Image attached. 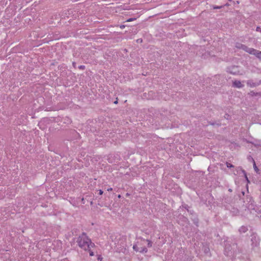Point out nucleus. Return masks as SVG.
Returning a JSON list of instances; mask_svg holds the SVG:
<instances>
[{"instance_id":"f257e3e1","label":"nucleus","mask_w":261,"mask_h":261,"mask_svg":"<svg viewBox=\"0 0 261 261\" xmlns=\"http://www.w3.org/2000/svg\"><path fill=\"white\" fill-rule=\"evenodd\" d=\"M77 242L79 247L85 250H89L91 247L94 246L85 233H83L78 238Z\"/></svg>"},{"instance_id":"ddd939ff","label":"nucleus","mask_w":261,"mask_h":261,"mask_svg":"<svg viewBox=\"0 0 261 261\" xmlns=\"http://www.w3.org/2000/svg\"><path fill=\"white\" fill-rule=\"evenodd\" d=\"M103 194V191L101 190H99V194L101 195Z\"/></svg>"},{"instance_id":"f8f14e48","label":"nucleus","mask_w":261,"mask_h":261,"mask_svg":"<svg viewBox=\"0 0 261 261\" xmlns=\"http://www.w3.org/2000/svg\"><path fill=\"white\" fill-rule=\"evenodd\" d=\"M79 68H80V69H82V70H83V69H84L85 68V67L84 66H82H82H80L79 67Z\"/></svg>"},{"instance_id":"1a4fd4ad","label":"nucleus","mask_w":261,"mask_h":261,"mask_svg":"<svg viewBox=\"0 0 261 261\" xmlns=\"http://www.w3.org/2000/svg\"><path fill=\"white\" fill-rule=\"evenodd\" d=\"M147 251V249L146 248H144L142 249V250L140 251L141 252H146Z\"/></svg>"},{"instance_id":"a211bd4d","label":"nucleus","mask_w":261,"mask_h":261,"mask_svg":"<svg viewBox=\"0 0 261 261\" xmlns=\"http://www.w3.org/2000/svg\"><path fill=\"white\" fill-rule=\"evenodd\" d=\"M245 177H246V179H247V181H248V179L247 176L246 175H245Z\"/></svg>"},{"instance_id":"6e6552de","label":"nucleus","mask_w":261,"mask_h":261,"mask_svg":"<svg viewBox=\"0 0 261 261\" xmlns=\"http://www.w3.org/2000/svg\"><path fill=\"white\" fill-rule=\"evenodd\" d=\"M88 250L89 251V255H90V256H93V255H94V253H93V251H90V249H89Z\"/></svg>"},{"instance_id":"9d476101","label":"nucleus","mask_w":261,"mask_h":261,"mask_svg":"<svg viewBox=\"0 0 261 261\" xmlns=\"http://www.w3.org/2000/svg\"><path fill=\"white\" fill-rule=\"evenodd\" d=\"M147 241L148 242V246L149 247H151V245H152V243H151V241H150L149 240H147Z\"/></svg>"},{"instance_id":"4468645a","label":"nucleus","mask_w":261,"mask_h":261,"mask_svg":"<svg viewBox=\"0 0 261 261\" xmlns=\"http://www.w3.org/2000/svg\"><path fill=\"white\" fill-rule=\"evenodd\" d=\"M256 31H260L261 32V29L259 27H257L256 29Z\"/></svg>"},{"instance_id":"f03ea898","label":"nucleus","mask_w":261,"mask_h":261,"mask_svg":"<svg viewBox=\"0 0 261 261\" xmlns=\"http://www.w3.org/2000/svg\"><path fill=\"white\" fill-rule=\"evenodd\" d=\"M243 50H245L247 53L255 55L258 58L261 59V51L257 50L252 48H249L246 45H242Z\"/></svg>"},{"instance_id":"39448f33","label":"nucleus","mask_w":261,"mask_h":261,"mask_svg":"<svg viewBox=\"0 0 261 261\" xmlns=\"http://www.w3.org/2000/svg\"><path fill=\"white\" fill-rule=\"evenodd\" d=\"M226 166L228 168H231V167H233V166L232 164H231L229 163H226Z\"/></svg>"},{"instance_id":"f3484780","label":"nucleus","mask_w":261,"mask_h":261,"mask_svg":"<svg viewBox=\"0 0 261 261\" xmlns=\"http://www.w3.org/2000/svg\"><path fill=\"white\" fill-rule=\"evenodd\" d=\"M98 260H100V261H101V260H102V258H101L100 256H99V257H98Z\"/></svg>"},{"instance_id":"7ed1b4c3","label":"nucleus","mask_w":261,"mask_h":261,"mask_svg":"<svg viewBox=\"0 0 261 261\" xmlns=\"http://www.w3.org/2000/svg\"><path fill=\"white\" fill-rule=\"evenodd\" d=\"M233 86L237 88H242L243 87V85L241 83V82L239 81H235L233 82Z\"/></svg>"},{"instance_id":"6ab92c4d","label":"nucleus","mask_w":261,"mask_h":261,"mask_svg":"<svg viewBox=\"0 0 261 261\" xmlns=\"http://www.w3.org/2000/svg\"><path fill=\"white\" fill-rule=\"evenodd\" d=\"M120 197H121L120 195H119L118 196V198H120Z\"/></svg>"},{"instance_id":"20e7f679","label":"nucleus","mask_w":261,"mask_h":261,"mask_svg":"<svg viewBox=\"0 0 261 261\" xmlns=\"http://www.w3.org/2000/svg\"><path fill=\"white\" fill-rule=\"evenodd\" d=\"M252 160H253V168H254V169L256 171V173H258V171H259V169H258V168L256 166L255 162L254 160L253 159H252Z\"/></svg>"},{"instance_id":"423d86ee","label":"nucleus","mask_w":261,"mask_h":261,"mask_svg":"<svg viewBox=\"0 0 261 261\" xmlns=\"http://www.w3.org/2000/svg\"><path fill=\"white\" fill-rule=\"evenodd\" d=\"M242 45H243V44H239L238 45L236 46V47L238 48H241V49H242Z\"/></svg>"},{"instance_id":"9b49d317","label":"nucleus","mask_w":261,"mask_h":261,"mask_svg":"<svg viewBox=\"0 0 261 261\" xmlns=\"http://www.w3.org/2000/svg\"><path fill=\"white\" fill-rule=\"evenodd\" d=\"M135 19V18H129V19H127L126 21L130 22V21H133Z\"/></svg>"},{"instance_id":"0eeeda50","label":"nucleus","mask_w":261,"mask_h":261,"mask_svg":"<svg viewBox=\"0 0 261 261\" xmlns=\"http://www.w3.org/2000/svg\"><path fill=\"white\" fill-rule=\"evenodd\" d=\"M247 84L248 85H250L251 87H255L256 86V84L254 83H253L252 84H251L250 83L248 82Z\"/></svg>"},{"instance_id":"412c9836","label":"nucleus","mask_w":261,"mask_h":261,"mask_svg":"<svg viewBox=\"0 0 261 261\" xmlns=\"http://www.w3.org/2000/svg\"><path fill=\"white\" fill-rule=\"evenodd\" d=\"M135 248H136V246H134L133 248H134V249H135Z\"/></svg>"},{"instance_id":"2eb2a0df","label":"nucleus","mask_w":261,"mask_h":261,"mask_svg":"<svg viewBox=\"0 0 261 261\" xmlns=\"http://www.w3.org/2000/svg\"><path fill=\"white\" fill-rule=\"evenodd\" d=\"M113 190V189L112 188H109L107 189L108 191H112Z\"/></svg>"},{"instance_id":"dca6fc26","label":"nucleus","mask_w":261,"mask_h":261,"mask_svg":"<svg viewBox=\"0 0 261 261\" xmlns=\"http://www.w3.org/2000/svg\"><path fill=\"white\" fill-rule=\"evenodd\" d=\"M221 7H222V6H220V7H215L214 9H219V8H221Z\"/></svg>"},{"instance_id":"aec40b11","label":"nucleus","mask_w":261,"mask_h":261,"mask_svg":"<svg viewBox=\"0 0 261 261\" xmlns=\"http://www.w3.org/2000/svg\"><path fill=\"white\" fill-rule=\"evenodd\" d=\"M114 103H117V100H116V101H115L114 102Z\"/></svg>"}]
</instances>
